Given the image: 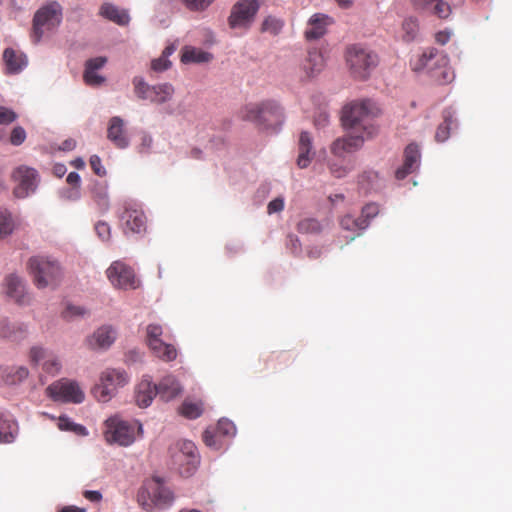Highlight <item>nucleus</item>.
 Segmentation results:
<instances>
[{
  "label": "nucleus",
  "mask_w": 512,
  "mask_h": 512,
  "mask_svg": "<svg viewBox=\"0 0 512 512\" xmlns=\"http://www.w3.org/2000/svg\"><path fill=\"white\" fill-rule=\"evenodd\" d=\"M379 113V108L371 100L355 101L343 108L341 122L348 131L374 137L378 133L374 119Z\"/></svg>",
  "instance_id": "f257e3e1"
},
{
  "label": "nucleus",
  "mask_w": 512,
  "mask_h": 512,
  "mask_svg": "<svg viewBox=\"0 0 512 512\" xmlns=\"http://www.w3.org/2000/svg\"><path fill=\"white\" fill-rule=\"evenodd\" d=\"M448 63L446 55L436 48H428L411 65L414 71L427 69L435 82L444 85L452 82L455 77Z\"/></svg>",
  "instance_id": "f03ea898"
},
{
  "label": "nucleus",
  "mask_w": 512,
  "mask_h": 512,
  "mask_svg": "<svg viewBox=\"0 0 512 512\" xmlns=\"http://www.w3.org/2000/svg\"><path fill=\"white\" fill-rule=\"evenodd\" d=\"M62 16V7L57 2L40 7L33 17L31 41L38 44L44 37L54 33L62 22Z\"/></svg>",
  "instance_id": "7ed1b4c3"
},
{
  "label": "nucleus",
  "mask_w": 512,
  "mask_h": 512,
  "mask_svg": "<svg viewBox=\"0 0 512 512\" xmlns=\"http://www.w3.org/2000/svg\"><path fill=\"white\" fill-rule=\"evenodd\" d=\"M30 274L37 288L56 287L63 273L59 263L47 256H35L28 262Z\"/></svg>",
  "instance_id": "20e7f679"
},
{
  "label": "nucleus",
  "mask_w": 512,
  "mask_h": 512,
  "mask_svg": "<svg viewBox=\"0 0 512 512\" xmlns=\"http://www.w3.org/2000/svg\"><path fill=\"white\" fill-rule=\"evenodd\" d=\"M242 117L271 129H278L284 122L283 110L275 101L248 104L242 111Z\"/></svg>",
  "instance_id": "39448f33"
},
{
  "label": "nucleus",
  "mask_w": 512,
  "mask_h": 512,
  "mask_svg": "<svg viewBox=\"0 0 512 512\" xmlns=\"http://www.w3.org/2000/svg\"><path fill=\"white\" fill-rule=\"evenodd\" d=\"M141 431L140 423L127 421L116 415L105 421L104 437L108 443L129 446L135 441L136 433Z\"/></svg>",
  "instance_id": "423d86ee"
},
{
  "label": "nucleus",
  "mask_w": 512,
  "mask_h": 512,
  "mask_svg": "<svg viewBox=\"0 0 512 512\" xmlns=\"http://www.w3.org/2000/svg\"><path fill=\"white\" fill-rule=\"evenodd\" d=\"M129 381L130 377L125 370L107 368L101 373L99 382L92 389V394L99 402L106 403Z\"/></svg>",
  "instance_id": "0eeeda50"
},
{
  "label": "nucleus",
  "mask_w": 512,
  "mask_h": 512,
  "mask_svg": "<svg viewBox=\"0 0 512 512\" xmlns=\"http://www.w3.org/2000/svg\"><path fill=\"white\" fill-rule=\"evenodd\" d=\"M346 61L354 78L367 79L378 64L377 55L361 45H352L346 50Z\"/></svg>",
  "instance_id": "6e6552de"
},
{
  "label": "nucleus",
  "mask_w": 512,
  "mask_h": 512,
  "mask_svg": "<svg viewBox=\"0 0 512 512\" xmlns=\"http://www.w3.org/2000/svg\"><path fill=\"white\" fill-rule=\"evenodd\" d=\"M173 465L184 477L191 476L199 464L197 448L192 441L182 440L171 449Z\"/></svg>",
  "instance_id": "1a4fd4ad"
},
{
  "label": "nucleus",
  "mask_w": 512,
  "mask_h": 512,
  "mask_svg": "<svg viewBox=\"0 0 512 512\" xmlns=\"http://www.w3.org/2000/svg\"><path fill=\"white\" fill-rule=\"evenodd\" d=\"M134 92L141 100H149L151 103L164 104L170 101L175 89L170 83L149 85L142 77H134L132 80Z\"/></svg>",
  "instance_id": "9d476101"
},
{
  "label": "nucleus",
  "mask_w": 512,
  "mask_h": 512,
  "mask_svg": "<svg viewBox=\"0 0 512 512\" xmlns=\"http://www.w3.org/2000/svg\"><path fill=\"white\" fill-rule=\"evenodd\" d=\"M118 218L124 234H140L146 231L147 218L141 207L133 201H125L122 204Z\"/></svg>",
  "instance_id": "9b49d317"
},
{
  "label": "nucleus",
  "mask_w": 512,
  "mask_h": 512,
  "mask_svg": "<svg viewBox=\"0 0 512 512\" xmlns=\"http://www.w3.org/2000/svg\"><path fill=\"white\" fill-rule=\"evenodd\" d=\"M47 394L55 401L81 403L84 400V392L76 381L62 378L50 384Z\"/></svg>",
  "instance_id": "f8f14e48"
},
{
  "label": "nucleus",
  "mask_w": 512,
  "mask_h": 512,
  "mask_svg": "<svg viewBox=\"0 0 512 512\" xmlns=\"http://www.w3.org/2000/svg\"><path fill=\"white\" fill-rule=\"evenodd\" d=\"M259 10L257 0H239L234 4L228 18V24L232 29H248Z\"/></svg>",
  "instance_id": "ddd939ff"
},
{
  "label": "nucleus",
  "mask_w": 512,
  "mask_h": 512,
  "mask_svg": "<svg viewBox=\"0 0 512 512\" xmlns=\"http://www.w3.org/2000/svg\"><path fill=\"white\" fill-rule=\"evenodd\" d=\"M111 284L121 289H136L139 286L134 270L122 261H114L106 271Z\"/></svg>",
  "instance_id": "4468645a"
},
{
  "label": "nucleus",
  "mask_w": 512,
  "mask_h": 512,
  "mask_svg": "<svg viewBox=\"0 0 512 512\" xmlns=\"http://www.w3.org/2000/svg\"><path fill=\"white\" fill-rule=\"evenodd\" d=\"M12 178L18 182L13 193L16 198H25L34 192L37 186V172L33 168L21 166L14 170Z\"/></svg>",
  "instance_id": "2eb2a0df"
},
{
  "label": "nucleus",
  "mask_w": 512,
  "mask_h": 512,
  "mask_svg": "<svg viewBox=\"0 0 512 512\" xmlns=\"http://www.w3.org/2000/svg\"><path fill=\"white\" fill-rule=\"evenodd\" d=\"M371 138L361 132L349 131L347 136L338 138L332 143L331 152L337 157H344L345 154L360 149L363 143Z\"/></svg>",
  "instance_id": "dca6fc26"
},
{
  "label": "nucleus",
  "mask_w": 512,
  "mask_h": 512,
  "mask_svg": "<svg viewBox=\"0 0 512 512\" xmlns=\"http://www.w3.org/2000/svg\"><path fill=\"white\" fill-rule=\"evenodd\" d=\"M29 360L33 365H38L41 361L42 368L45 372L55 375L61 369L59 359L52 353H48L45 349L39 346H33L29 352Z\"/></svg>",
  "instance_id": "f3484780"
},
{
  "label": "nucleus",
  "mask_w": 512,
  "mask_h": 512,
  "mask_svg": "<svg viewBox=\"0 0 512 512\" xmlns=\"http://www.w3.org/2000/svg\"><path fill=\"white\" fill-rule=\"evenodd\" d=\"M325 67V60L322 53L317 49L308 51L307 56L303 59L300 69L303 72V79H312L316 77Z\"/></svg>",
  "instance_id": "a211bd4d"
},
{
  "label": "nucleus",
  "mask_w": 512,
  "mask_h": 512,
  "mask_svg": "<svg viewBox=\"0 0 512 512\" xmlns=\"http://www.w3.org/2000/svg\"><path fill=\"white\" fill-rule=\"evenodd\" d=\"M107 138L119 149L128 147L129 139L122 118L114 116L110 119L107 128Z\"/></svg>",
  "instance_id": "6ab92c4d"
},
{
  "label": "nucleus",
  "mask_w": 512,
  "mask_h": 512,
  "mask_svg": "<svg viewBox=\"0 0 512 512\" xmlns=\"http://www.w3.org/2000/svg\"><path fill=\"white\" fill-rule=\"evenodd\" d=\"M332 23L330 17L327 15L316 13L311 16L308 21V27L305 30V38L307 40H316L324 36L327 32V27Z\"/></svg>",
  "instance_id": "aec40b11"
},
{
  "label": "nucleus",
  "mask_w": 512,
  "mask_h": 512,
  "mask_svg": "<svg viewBox=\"0 0 512 512\" xmlns=\"http://www.w3.org/2000/svg\"><path fill=\"white\" fill-rule=\"evenodd\" d=\"M156 395H158L156 384H153L149 377H144L136 387V404L141 408H146L152 403Z\"/></svg>",
  "instance_id": "412c9836"
},
{
  "label": "nucleus",
  "mask_w": 512,
  "mask_h": 512,
  "mask_svg": "<svg viewBox=\"0 0 512 512\" xmlns=\"http://www.w3.org/2000/svg\"><path fill=\"white\" fill-rule=\"evenodd\" d=\"M158 396L161 400L168 402L176 397L180 396L182 393V387L178 380L172 376L168 375L161 379V381L156 385Z\"/></svg>",
  "instance_id": "4be33fe9"
},
{
  "label": "nucleus",
  "mask_w": 512,
  "mask_h": 512,
  "mask_svg": "<svg viewBox=\"0 0 512 512\" xmlns=\"http://www.w3.org/2000/svg\"><path fill=\"white\" fill-rule=\"evenodd\" d=\"M314 154L311 135L306 131L301 132L298 141V167L301 169L308 167Z\"/></svg>",
  "instance_id": "5701e85b"
},
{
  "label": "nucleus",
  "mask_w": 512,
  "mask_h": 512,
  "mask_svg": "<svg viewBox=\"0 0 512 512\" xmlns=\"http://www.w3.org/2000/svg\"><path fill=\"white\" fill-rule=\"evenodd\" d=\"M5 292L8 297L14 299L17 303L24 304L26 302L24 282L14 274L5 278Z\"/></svg>",
  "instance_id": "b1692460"
},
{
  "label": "nucleus",
  "mask_w": 512,
  "mask_h": 512,
  "mask_svg": "<svg viewBox=\"0 0 512 512\" xmlns=\"http://www.w3.org/2000/svg\"><path fill=\"white\" fill-rule=\"evenodd\" d=\"M412 2L415 6L428 10L441 19H446L451 14L450 5L444 0H412Z\"/></svg>",
  "instance_id": "393cba45"
},
{
  "label": "nucleus",
  "mask_w": 512,
  "mask_h": 512,
  "mask_svg": "<svg viewBox=\"0 0 512 512\" xmlns=\"http://www.w3.org/2000/svg\"><path fill=\"white\" fill-rule=\"evenodd\" d=\"M116 339V332L110 326H102L97 329L89 340L92 348L106 349Z\"/></svg>",
  "instance_id": "a878e982"
},
{
  "label": "nucleus",
  "mask_w": 512,
  "mask_h": 512,
  "mask_svg": "<svg viewBox=\"0 0 512 512\" xmlns=\"http://www.w3.org/2000/svg\"><path fill=\"white\" fill-rule=\"evenodd\" d=\"M3 60L8 73L15 74L20 72L27 64L26 56L22 52L7 48L3 53Z\"/></svg>",
  "instance_id": "bb28decb"
},
{
  "label": "nucleus",
  "mask_w": 512,
  "mask_h": 512,
  "mask_svg": "<svg viewBox=\"0 0 512 512\" xmlns=\"http://www.w3.org/2000/svg\"><path fill=\"white\" fill-rule=\"evenodd\" d=\"M100 14L104 18L113 21L118 25H126L130 20L129 15L125 10L119 9L109 3H105L101 6Z\"/></svg>",
  "instance_id": "cd10ccee"
},
{
  "label": "nucleus",
  "mask_w": 512,
  "mask_h": 512,
  "mask_svg": "<svg viewBox=\"0 0 512 512\" xmlns=\"http://www.w3.org/2000/svg\"><path fill=\"white\" fill-rule=\"evenodd\" d=\"M16 432L17 425L11 416L0 413V443L13 442Z\"/></svg>",
  "instance_id": "c85d7f7f"
},
{
  "label": "nucleus",
  "mask_w": 512,
  "mask_h": 512,
  "mask_svg": "<svg viewBox=\"0 0 512 512\" xmlns=\"http://www.w3.org/2000/svg\"><path fill=\"white\" fill-rule=\"evenodd\" d=\"M212 54L195 47H185L183 50L181 61L183 63H206L211 61Z\"/></svg>",
  "instance_id": "c756f323"
},
{
  "label": "nucleus",
  "mask_w": 512,
  "mask_h": 512,
  "mask_svg": "<svg viewBox=\"0 0 512 512\" xmlns=\"http://www.w3.org/2000/svg\"><path fill=\"white\" fill-rule=\"evenodd\" d=\"M149 489V494L152 501L157 504H169L173 499L171 491L158 481H156Z\"/></svg>",
  "instance_id": "7c9ffc66"
},
{
  "label": "nucleus",
  "mask_w": 512,
  "mask_h": 512,
  "mask_svg": "<svg viewBox=\"0 0 512 512\" xmlns=\"http://www.w3.org/2000/svg\"><path fill=\"white\" fill-rule=\"evenodd\" d=\"M454 122L455 119L453 112L451 110H445L443 112V122L438 126L435 133V139L437 142H444L449 138L450 129Z\"/></svg>",
  "instance_id": "2f4dec72"
},
{
  "label": "nucleus",
  "mask_w": 512,
  "mask_h": 512,
  "mask_svg": "<svg viewBox=\"0 0 512 512\" xmlns=\"http://www.w3.org/2000/svg\"><path fill=\"white\" fill-rule=\"evenodd\" d=\"M156 357L165 362H171L177 357V350L172 344H167L162 340L155 347H150Z\"/></svg>",
  "instance_id": "473e14b6"
},
{
  "label": "nucleus",
  "mask_w": 512,
  "mask_h": 512,
  "mask_svg": "<svg viewBox=\"0 0 512 512\" xmlns=\"http://www.w3.org/2000/svg\"><path fill=\"white\" fill-rule=\"evenodd\" d=\"M203 411L204 405L202 401L193 402L191 400H185L180 407L181 415L189 419L200 417Z\"/></svg>",
  "instance_id": "72a5a7b5"
},
{
  "label": "nucleus",
  "mask_w": 512,
  "mask_h": 512,
  "mask_svg": "<svg viewBox=\"0 0 512 512\" xmlns=\"http://www.w3.org/2000/svg\"><path fill=\"white\" fill-rule=\"evenodd\" d=\"M296 229L301 234H319L323 225L315 218H304L297 223Z\"/></svg>",
  "instance_id": "f704fd0d"
},
{
  "label": "nucleus",
  "mask_w": 512,
  "mask_h": 512,
  "mask_svg": "<svg viewBox=\"0 0 512 512\" xmlns=\"http://www.w3.org/2000/svg\"><path fill=\"white\" fill-rule=\"evenodd\" d=\"M29 375V371L24 366L11 367L6 370L4 381L7 384L14 385L25 380Z\"/></svg>",
  "instance_id": "c9c22d12"
},
{
  "label": "nucleus",
  "mask_w": 512,
  "mask_h": 512,
  "mask_svg": "<svg viewBox=\"0 0 512 512\" xmlns=\"http://www.w3.org/2000/svg\"><path fill=\"white\" fill-rule=\"evenodd\" d=\"M340 226L347 231H358L367 228V220L360 217L354 218L352 215L347 214L340 219Z\"/></svg>",
  "instance_id": "e433bc0d"
},
{
  "label": "nucleus",
  "mask_w": 512,
  "mask_h": 512,
  "mask_svg": "<svg viewBox=\"0 0 512 512\" xmlns=\"http://www.w3.org/2000/svg\"><path fill=\"white\" fill-rule=\"evenodd\" d=\"M92 198L97 203V205L102 209H107L109 207V196L108 190L105 185L95 184L91 190Z\"/></svg>",
  "instance_id": "4c0bfd02"
},
{
  "label": "nucleus",
  "mask_w": 512,
  "mask_h": 512,
  "mask_svg": "<svg viewBox=\"0 0 512 512\" xmlns=\"http://www.w3.org/2000/svg\"><path fill=\"white\" fill-rule=\"evenodd\" d=\"M57 426L62 431H70L82 436L87 435V429L83 425L72 422L67 416H60L57 419Z\"/></svg>",
  "instance_id": "58836bf2"
},
{
  "label": "nucleus",
  "mask_w": 512,
  "mask_h": 512,
  "mask_svg": "<svg viewBox=\"0 0 512 512\" xmlns=\"http://www.w3.org/2000/svg\"><path fill=\"white\" fill-rule=\"evenodd\" d=\"M15 228V221L12 214L6 210H0V238L10 235Z\"/></svg>",
  "instance_id": "ea45409f"
},
{
  "label": "nucleus",
  "mask_w": 512,
  "mask_h": 512,
  "mask_svg": "<svg viewBox=\"0 0 512 512\" xmlns=\"http://www.w3.org/2000/svg\"><path fill=\"white\" fill-rule=\"evenodd\" d=\"M283 26V20L276 18L274 16H268L264 19L262 23L261 31L268 32L272 35H277L282 30Z\"/></svg>",
  "instance_id": "a19ab883"
},
{
  "label": "nucleus",
  "mask_w": 512,
  "mask_h": 512,
  "mask_svg": "<svg viewBox=\"0 0 512 512\" xmlns=\"http://www.w3.org/2000/svg\"><path fill=\"white\" fill-rule=\"evenodd\" d=\"M403 35L402 38L406 42L414 40L418 34V23L413 18H408L402 24Z\"/></svg>",
  "instance_id": "79ce46f5"
},
{
  "label": "nucleus",
  "mask_w": 512,
  "mask_h": 512,
  "mask_svg": "<svg viewBox=\"0 0 512 512\" xmlns=\"http://www.w3.org/2000/svg\"><path fill=\"white\" fill-rule=\"evenodd\" d=\"M420 159L419 148L415 144H409L404 151V163L407 167L416 168Z\"/></svg>",
  "instance_id": "37998d69"
},
{
  "label": "nucleus",
  "mask_w": 512,
  "mask_h": 512,
  "mask_svg": "<svg viewBox=\"0 0 512 512\" xmlns=\"http://www.w3.org/2000/svg\"><path fill=\"white\" fill-rule=\"evenodd\" d=\"M163 333L162 327L157 324H150L147 326V343L149 348L155 347V344H159L161 341V335Z\"/></svg>",
  "instance_id": "c03bdc74"
},
{
  "label": "nucleus",
  "mask_w": 512,
  "mask_h": 512,
  "mask_svg": "<svg viewBox=\"0 0 512 512\" xmlns=\"http://www.w3.org/2000/svg\"><path fill=\"white\" fill-rule=\"evenodd\" d=\"M215 429L220 437L232 436L236 431L234 424L227 419L219 420Z\"/></svg>",
  "instance_id": "a18cd8bd"
},
{
  "label": "nucleus",
  "mask_w": 512,
  "mask_h": 512,
  "mask_svg": "<svg viewBox=\"0 0 512 512\" xmlns=\"http://www.w3.org/2000/svg\"><path fill=\"white\" fill-rule=\"evenodd\" d=\"M220 436L217 433L216 429H206L203 433V441L204 443L213 448H218L220 445Z\"/></svg>",
  "instance_id": "49530a36"
},
{
  "label": "nucleus",
  "mask_w": 512,
  "mask_h": 512,
  "mask_svg": "<svg viewBox=\"0 0 512 512\" xmlns=\"http://www.w3.org/2000/svg\"><path fill=\"white\" fill-rule=\"evenodd\" d=\"M84 81L89 86H100L104 83L105 78L96 73V71L84 70Z\"/></svg>",
  "instance_id": "de8ad7c7"
},
{
  "label": "nucleus",
  "mask_w": 512,
  "mask_h": 512,
  "mask_svg": "<svg viewBox=\"0 0 512 512\" xmlns=\"http://www.w3.org/2000/svg\"><path fill=\"white\" fill-rule=\"evenodd\" d=\"M379 213V207L375 203H369L366 204L361 211L360 218L367 220V226L369 225V222L371 219L376 217Z\"/></svg>",
  "instance_id": "09e8293b"
},
{
  "label": "nucleus",
  "mask_w": 512,
  "mask_h": 512,
  "mask_svg": "<svg viewBox=\"0 0 512 512\" xmlns=\"http://www.w3.org/2000/svg\"><path fill=\"white\" fill-rule=\"evenodd\" d=\"M95 232L102 241H108L111 237V227L104 221L95 224Z\"/></svg>",
  "instance_id": "8fccbe9b"
},
{
  "label": "nucleus",
  "mask_w": 512,
  "mask_h": 512,
  "mask_svg": "<svg viewBox=\"0 0 512 512\" xmlns=\"http://www.w3.org/2000/svg\"><path fill=\"white\" fill-rule=\"evenodd\" d=\"M25 139H26L25 130L20 126L14 127L11 132V135H10L11 144H13L15 146L21 145L25 141Z\"/></svg>",
  "instance_id": "3c124183"
},
{
  "label": "nucleus",
  "mask_w": 512,
  "mask_h": 512,
  "mask_svg": "<svg viewBox=\"0 0 512 512\" xmlns=\"http://www.w3.org/2000/svg\"><path fill=\"white\" fill-rule=\"evenodd\" d=\"M171 66V62L169 59H166L163 56H160L159 58L153 59L151 62V69L155 72H163L169 69Z\"/></svg>",
  "instance_id": "603ef678"
},
{
  "label": "nucleus",
  "mask_w": 512,
  "mask_h": 512,
  "mask_svg": "<svg viewBox=\"0 0 512 512\" xmlns=\"http://www.w3.org/2000/svg\"><path fill=\"white\" fill-rule=\"evenodd\" d=\"M107 63V58L104 56H99L95 58L88 59L85 63V70L96 71L104 67Z\"/></svg>",
  "instance_id": "864d4df0"
},
{
  "label": "nucleus",
  "mask_w": 512,
  "mask_h": 512,
  "mask_svg": "<svg viewBox=\"0 0 512 512\" xmlns=\"http://www.w3.org/2000/svg\"><path fill=\"white\" fill-rule=\"evenodd\" d=\"M89 162H90L91 169L93 170V172L96 175H98L100 177H103L106 175V169L102 165V161L98 155H92L90 157Z\"/></svg>",
  "instance_id": "5fc2aeb1"
},
{
  "label": "nucleus",
  "mask_w": 512,
  "mask_h": 512,
  "mask_svg": "<svg viewBox=\"0 0 512 512\" xmlns=\"http://www.w3.org/2000/svg\"><path fill=\"white\" fill-rule=\"evenodd\" d=\"M286 247L293 254H298L301 251V243L298 237L294 234H288Z\"/></svg>",
  "instance_id": "6e6d98bb"
},
{
  "label": "nucleus",
  "mask_w": 512,
  "mask_h": 512,
  "mask_svg": "<svg viewBox=\"0 0 512 512\" xmlns=\"http://www.w3.org/2000/svg\"><path fill=\"white\" fill-rule=\"evenodd\" d=\"M86 313V310L80 306L68 305L63 312V316L66 319H72L76 316H83Z\"/></svg>",
  "instance_id": "4d7b16f0"
},
{
  "label": "nucleus",
  "mask_w": 512,
  "mask_h": 512,
  "mask_svg": "<svg viewBox=\"0 0 512 512\" xmlns=\"http://www.w3.org/2000/svg\"><path fill=\"white\" fill-rule=\"evenodd\" d=\"M186 6L190 10H204L207 8L214 0H184Z\"/></svg>",
  "instance_id": "13d9d810"
},
{
  "label": "nucleus",
  "mask_w": 512,
  "mask_h": 512,
  "mask_svg": "<svg viewBox=\"0 0 512 512\" xmlns=\"http://www.w3.org/2000/svg\"><path fill=\"white\" fill-rule=\"evenodd\" d=\"M15 119V112L8 108L0 107V125L12 123Z\"/></svg>",
  "instance_id": "bf43d9fd"
},
{
  "label": "nucleus",
  "mask_w": 512,
  "mask_h": 512,
  "mask_svg": "<svg viewBox=\"0 0 512 512\" xmlns=\"http://www.w3.org/2000/svg\"><path fill=\"white\" fill-rule=\"evenodd\" d=\"M284 209V200L283 198H275L274 200L270 201L267 206V212L268 214H273L277 212H281Z\"/></svg>",
  "instance_id": "052dcab7"
},
{
  "label": "nucleus",
  "mask_w": 512,
  "mask_h": 512,
  "mask_svg": "<svg viewBox=\"0 0 512 512\" xmlns=\"http://www.w3.org/2000/svg\"><path fill=\"white\" fill-rule=\"evenodd\" d=\"M83 496L91 501V502H100L101 499H102V494L99 492V491H94V490H86L83 492Z\"/></svg>",
  "instance_id": "680f3d73"
},
{
  "label": "nucleus",
  "mask_w": 512,
  "mask_h": 512,
  "mask_svg": "<svg viewBox=\"0 0 512 512\" xmlns=\"http://www.w3.org/2000/svg\"><path fill=\"white\" fill-rule=\"evenodd\" d=\"M415 170L413 167H407L405 163H403L402 167L398 168L395 172V176L397 179L402 180L408 174L412 173Z\"/></svg>",
  "instance_id": "e2e57ef3"
},
{
  "label": "nucleus",
  "mask_w": 512,
  "mask_h": 512,
  "mask_svg": "<svg viewBox=\"0 0 512 512\" xmlns=\"http://www.w3.org/2000/svg\"><path fill=\"white\" fill-rule=\"evenodd\" d=\"M435 40L440 45H445L450 40V33L446 31H440L435 35Z\"/></svg>",
  "instance_id": "0e129e2a"
},
{
  "label": "nucleus",
  "mask_w": 512,
  "mask_h": 512,
  "mask_svg": "<svg viewBox=\"0 0 512 512\" xmlns=\"http://www.w3.org/2000/svg\"><path fill=\"white\" fill-rule=\"evenodd\" d=\"M68 184L73 187H78L80 184V176L76 172H70L66 178Z\"/></svg>",
  "instance_id": "69168bd1"
},
{
  "label": "nucleus",
  "mask_w": 512,
  "mask_h": 512,
  "mask_svg": "<svg viewBox=\"0 0 512 512\" xmlns=\"http://www.w3.org/2000/svg\"><path fill=\"white\" fill-rule=\"evenodd\" d=\"M330 171L336 178L344 177L347 173V170L345 168L338 167L335 164L330 166Z\"/></svg>",
  "instance_id": "338daca9"
},
{
  "label": "nucleus",
  "mask_w": 512,
  "mask_h": 512,
  "mask_svg": "<svg viewBox=\"0 0 512 512\" xmlns=\"http://www.w3.org/2000/svg\"><path fill=\"white\" fill-rule=\"evenodd\" d=\"M76 147V141L74 139H66L60 145V149L63 151H71Z\"/></svg>",
  "instance_id": "774afa93"
}]
</instances>
